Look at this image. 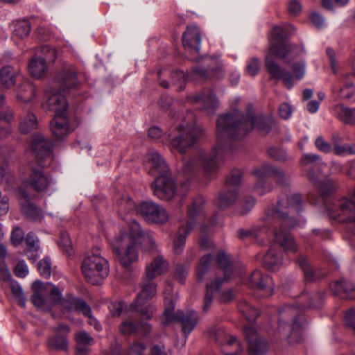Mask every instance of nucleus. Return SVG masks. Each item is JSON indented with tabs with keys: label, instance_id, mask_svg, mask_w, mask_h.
I'll return each instance as SVG.
<instances>
[{
	"label": "nucleus",
	"instance_id": "17",
	"mask_svg": "<svg viewBox=\"0 0 355 355\" xmlns=\"http://www.w3.org/2000/svg\"><path fill=\"white\" fill-rule=\"evenodd\" d=\"M215 338L225 355H239L243 352L241 343L224 329L220 328L216 331Z\"/></svg>",
	"mask_w": 355,
	"mask_h": 355
},
{
	"label": "nucleus",
	"instance_id": "55",
	"mask_svg": "<svg viewBox=\"0 0 355 355\" xmlns=\"http://www.w3.org/2000/svg\"><path fill=\"white\" fill-rule=\"evenodd\" d=\"M59 246L68 257L73 254L72 243L67 232H62L59 241Z\"/></svg>",
	"mask_w": 355,
	"mask_h": 355
},
{
	"label": "nucleus",
	"instance_id": "31",
	"mask_svg": "<svg viewBox=\"0 0 355 355\" xmlns=\"http://www.w3.org/2000/svg\"><path fill=\"white\" fill-rule=\"evenodd\" d=\"M64 311H80L85 315H90V306L87 302L80 299L72 296L62 300L60 303Z\"/></svg>",
	"mask_w": 355,
	"mask_h": 355
},
{
	"label": "nucleus",
	"instance_id": "35",
	"mask_svg": "<svg viewBox=\"0 0 355 355\" xmlns=\"http://www.w3.org/2000/svg\"><path fill=\"white\" fill-rule=\"evenodd\" d=\"M25 255H26L29 261L35 262L39 257L40 249L38 237L33 232L28 233L25 237Z\"/></svg>",
	"mask_w": 355,
	"mask_h": 355
},
{
	"label": "nucleus",
	"instance_id": "46",
	"mask_svg": "<svg viewBox=\"0 0 355 355\" xmlns=\"http://www.w3.org/2000/svg\"><path fill=\"white\" fill-rule=\"evenodd\" d=\"M145 303L141 302L138 304L134 302L130 305V309L135 315L139 313L144 319L150 320L155 311V307L151 304L144 306Z\"/></svg>",
	"mask_w": 355,
	"mask_h": 355
},
{
	"label": "nucleus",
	"instance_id": "47",
	"mask_svg": "<svg viewBox=\"0 0 355 355\" xmlns=\"http://www.w3.org/2000/svg\"><path fill=\"white\" fill-rule=\"evenodd\" d=\"M335 114L345 123H355V109H349L342 104L334 107Z\"/></svg>",
	"mask_w": 355,
	"mask_h": 355
},
{
	"label": "nucleus",
	"instance_id": "49",
	"mask_svg": "<svg viewBox=\"0 0 355 355\" xmlns=\"http://www.w3.org/2000/svg\"><path fill=\"white\" fill-rule=\"evenodd\" d=\"M37 128V121L34 114L28 112L21 118L19 125V131L22 134H28Z\"/></svg>",
	"mask_w": 355,
	"mask_h": 355
},
{
	"label": "nucleus",
	"instance_id": "63",
	"mask_svg": "<svg viewBox=\"0 0 355 355\" xmlns=\"http://www.w3.org/2000/svg\"><path fill=\"white\" fill-rule=\"evenodd\" d=\"M315 145L320 151L324 153H329L332 150L331 144L326 141L321 136L316 138Z\"/></svg>",
	"mask_w": 355,
	"mask_h": 355
},
{
	"label": "nucleus",
	"instance_id": "51",
	"mask_svg": "<svg viewBox=\"0 0 355 355\" xmlns=\"http://www.w3.org/2000/svg\"><path fill=\"white\" fill-rule=\"evenodd\" d=\"M212 260L213 256L209 254L201 258L196 268V276L199 282H202L209 271Z\"/></svg>",
	"mask_w": 355,
	"mask_h": 355
},
{
	"label": "nucleus",
	"instance_id": "30",
	"mask_svg": "<svg viewBox=\"0 0 355 355\" xmlns=\"http://www.w3.org/2000/svg\"><path fill=\"white\" fill-rule=\"evenodd\" d=\"M241 182V172L236 170L232 172L227 180L226 191L222 193L218 200H233L238 195L237 187Z\"/></svg>",
	"mask_w": 355,
	"mask_h": 355
},
{
	"label": "nucleus",
	"instance_id": "2",
	"mask_svg": "<svg viewBox=\"0 0 355 355\" xmlns=\"http://www.w3.org/2000/svg\"><path fill=\"white\" fill-rule=\"evenodd\" d=\"M324 297L323 292L311 295L303 293L299 295L296 304L285 305L279 311V332L281 336L291 344L299 343L304 320L301 311L306 308L320 307Z\"/></svg>",
	"mask_w": 355,
	"mask_h": 355
},
{
	"label": "nucleus",
	"instance_id": "21",
	"mask_svg": "<svg viewBox=\"0 0 355 355\" xmlns=\"http://www.w3.org/2000/svg\"><path fill=\"white\" fill-rule=\"evenodd\" d=\"M191 103L198 108L212 114L219 107L220 103L211 89H205L191 98Z\"/></svg>",
	"mask_w": 355,
	"mask_h": 355
},
{
	"label": "nucleus",
	"instance_id": "40",
	"mask_svg": "<svg viewBox=\"0 0 355 355\" xmlns=\"http://www.w3.org/2000/svg\"><path fill=\"white\" fill-rule=\"evenodd\" d=\"M31 26L29 21L23 19L14 21L12 24V39L19 42L27 37L31 32Z\"/></svg>",
	"mask_w": 355,
	"mask_h": 355
},
{
	"label": "nucleus",
	"instance_id": "64",
	"mask_svg": "<svg viewBox=\"0 0 355 355\" xmlns=\"http://www.w3.org/2000/svg\"><path fill=\"white\" fill-rule=\"evenodd\" d=\"M15 275L18 277H25L28 273V268L27 264L24 260L19 261L15 269H14Z\"/></svg>",
	"mask_w": 355,
	"mask_h": 355
},
{
	"label": "nucleus",
	"instance_id": "57",
	"mask_svg": "<svg viewBox=\"0 0 355 355\" xmlns=\"http://www.w3.org/2000/svg\"><path fill=\"white\" fill-rule=\"evenodd\" d=\"M40 275L44 278H49L51 274V261L49 257H44L37 263Z\"/></svg>",
	"mask_w": 355,
	"mask_h": 355
},
{
	"label": "nucleus",
	"instance_id": "43",
	"mask_svg": "<svg viewBox=\"0 0 355 355\" xmlns=\"http://www.w3.org/2000/svg\"><path fill=\"white\" fill-rule=\"evenodd\" d=\"M152 280L147 278L143 280L142 290L135 301L136 303L146 302V300L153 298L155 295L157 293L156 284Z\"/></svg>",
	"mask_w": 355,
	"mask_h": 355
},
{
	"label": "nucleus",
	"instance_id": "4",
	"mask_svg": "<svg viewBox=\"0 0 355 355\" xmlns=\"http://www.w3.org/2000/svg\"><path fill=\"white\" fill-rule=\"evenodd\" d=\"M203 130L196 125L193 113L189 112L175 130L166 135V137L169 143L170 150L183 155L203 135Z\"/></svg>",
	"mask_w": 355,
	"mask_h": 355
},
{
	"label": "nucleus",
	"instance_id": "19",
	"mask_svg": "<svg viewBox=\"0 0 355 355\" xmlns=\"http://www.w3.org/2000/svg\"><path fill=\"white\" fill-rule=\"evenodd\" d=\"M244 331L248 341L249 355H264L268 349V343L257 335L254 325H246Z\"/></svg>",
	"mask_w": 355,
	"mask_h": 355
},
{
	"label": "nucleus",
	"instance_id": "39",
	"mask_svg": "<svg viewBox=\"0 0 355 355\" xmlns=\"http://www.w3.org/2000/svg\"><path fill=\"white\" fill-rule=\"evenodd\" d=\"M309 178L310 181L318 187V191L323 198L331 197L337 191L338 185L336 182L332 180L328 179L320 183L315 175L311 173L309 175Z\"/></svg>",
	"mask_w": 355,
	"mask_h": 355
},
{
	"label": "nucleus",
	"instance_id": "8",
	"mask_svg": "<svg viewBox=\"0 0 355 355\" xmlns=\"http://www.w3.org/2000/svg\"><path fill=\"white\" fill-rule=\"evenodd\" d=\"M295 27L291 24L273 28L270 37V53L281 59L286 58L291 52L293 45L286 40L289 35L295 32Z\"/></svg>",
	"mask_w": 355,
	"mask_h": 355
},
{
	"label": "nucleus",
	"instance_id": "59",
	"mask_svg": "<svg viewBox=\"0 0 355 355\" xmlns=\"http://www.w3.org/2000/svg\"><path fill=\"white\" fill-rule=\"evenodd\" d=\"M12 177L10 171L8 163L3 160L0 163V183L8 182Z\"/></svg>",
	"mask_w": 355,
	"mask_h": 355
},
{
	"label": "nucleus",
	"instance_id": "10",
	"mask_svg": "<svg viewBox=\"0 0 355 355\" xmlns=\"http://www.w3.org/2000/svg\"><path fill=\"white\" fill-rule=\"evenodd\" d=\"M253 174L258 179L254 191L259 196H262L270 191L272 189L270 186L266 185V183L264 180L266 178L274 177L275 178L277 183L279 184H285L289 180L288 176H287L284 171L268 164H263L260 167L254 169Z\"/></svg>",
	"mask_w": 355,
	"mask_h": 355
},
{
	"label": "nucleus",
	"instance_id": "24",
	"mask_svg": "<svg viewBox=\"0 0 355 355\" xmlns=\"http://www.w3.org/2000/svg\"><path fill=\"white\" fill-rule=\"evenodd\" d=\"M48 109L55 112V115L64 114L68 107L66 97L55 89L46 91Z\"/></svg>",
	"mask_w": 355,
	"mask_h": 355
},
{
	"label": "nucleus",
	"instance_id": "28",
	"mask_svg": "<svg viewBox=\"0 0 355 355\" xmlns=\"http://www.w3.org/2000/svg\"><path fill=\"white\" fill-rule=\"evenodd\" d=\"M50 127L52 134L58 139L65 137L73 131L66 114L55 115Z\"/></svg>",
	"mask_w": 355,
	"mask_h": 355
},
{
	"label": "nucleus",
	"instance_id": "60",
	"mask_svg": "<svg viewBox=\"0 0 355 355\" xmlns=\"http://www.w3.org/2000/svg\"><path fill=\"white\" fill-rule=\"evenodd\" d=\"M292 69L293 72L292 76L294 77L295 84V80H300L304 78L305 74V64L303 62L295 63L293 64Z\"/></svg>",
	"mask_w": 355,
	"mask_h": 355
},
{
	"label": "nucleus",
	"instance_id": "11",
	"mask_svg": "<svg viewBox=\"0 0 355 355\" xmlns=\"http://www.w3.org/2000/svg\"><path fill=\"white\" fill-rule=\"evenodd\" d=\"M329 216L355 227V201H322Z\"/></svg>",
	"mask_w": 355,
	"mask_h": 355
},
{
	"label": "nucleus",
	"instance_id": "20",
	"mask_svg": "<svg viewBox=\"0 0 355 355\" xmlns=\"http://www.w3.org/2000/svg\"><path fill=\"white\" fill-rule=\"evenodd\" d=\"M266 67L270 76V79L282 80L283 84L288 89L294 86V77L292 73L282 67L270 56L266 58Z\"/></svg>",
	"mask_w": 355,
	"mask_h": 355
},
{
	"label": "nucleus",
	"instance_id": "23",
	"mask_svg": "<svg viewBox=\"0 0 355 355\" xmlns=\"http://www.w3.org/2000/svg\"><path fill=\"white\" fill-rule=\"evenodd\" d=\"M291 218H288L282 225L280 230L276 231L274 233L275 241L278 243L285 251L288 252H296L297 250V246L293 236L288 232L287 230L284 229L285 225H293L291 222Z\"/></svg>",
	"mask_w": 355,
	"mask_h": 355
},
{
	"label": "nucleus",
	"instance_id": "44",
	"mask_svg": "<svg viewBox=\"0 0 355 355\" xmlns=\"http://www.w3.org/2000/svg\"><path fill=\"white\" fill-rule=\"evenodd\" d=\"M238 309L249 322H254L259 315V311L245 300L239 302Z\"/></svg>",
	"mask_w": 355,
	"mask_h": 355
},
{
	"label": "nucleus",
	"instance_id": "22",
	"mask_svg": "<svg viewBox=\"0 0 355 355\" xmlns=\"http://www.w3.org/2000/svg\"><path fill=\"white\" fill-rule=\"evenodd\" d=\"M202 34L199 28L196 25L187 27L182 35V44L187 51L198 53L201 46Z\"/></svg>",
	"mask_w": 355,
	"mask_h": 355
},
{
	"label": "nucleus",
	"instance_id": "27",
	"mask_svg": "<svg viewBox=\"0 0 355 355\" xmlns=\"http://www.w3.org/2000/svg\"><path fill=\"white\" fill-rule=\"evenodd\" d=\"M54 331L58 334L49 338V347L55 350L66 351L68 347L66 334L70 331L69 327L64 324H60Z\"/></svg>",
	"mask_w": 355,
	"mask_h": 355
},
{
	"label": "nucleus",
	"instance_id": "13",
	"mask_svg": "<svg viewBox=\"0 0 355 355\" xmlns=\"http://www.w3.org/2000/svg\"><path fill=\"white\" fill-rule=\"evenodd\" d=\"M42 52L46 53V57L35 56L28 64L30 74L35 78L43 77L48 69V63L53 62L56 58V51L49 46H42Z\"/></svg>",
	"mask_w": 355,
	"mask_h": 355
},
{
	"label": "nucleus",
	"instance_id": "37",
	"mask_svg": "<svg viewBox=\"0 0 355 355\" xmlns=\"http://www.w3.org/2000/svg\"><path fill=\"white\" fill-rule=\"evenodd\" d=\"M194 226V222L189 221L180 227L178 236L173 242V251L176 254H181L184 248L187 237Z\"/></svg>",
	"mask_w": 355,
	"mask_h": 355
},
{
	"label": "nucleus",
	"instance_id": "42",
	"mask_svg": "<svg viewBox=\"0 0 355 355\" xmlns=\"http://www.w3.org/2000/svg\"><path fill=\"white\" fill-rule=\"evenodd\" d=\"M330 291L337 296L342 298L352 299V283L347 282L345 279L333 282L329 284Z\"/></svg>",
	"mask_w": 355,
	"mask_h": 355
},
{
	"label": "nucleus",
	"instance_id": "6",
	"mask_svg": "<svg viewBox=\"0 0 355 355\" xmlns=\"http://www.w3.org/2000/svg\"><path fill=\"white\" fill-rule=\"evenodd\" d=\"M82 272L88 282L94 285L102 284L109 274L108 261L103 258L98 248L93 249L82 263Z\"/></svg>",
	"mask_w": 355,
	"mask_h": 355
},
{
	"label": "nucleus",
	"instance_id": "48",
	"mask_svg": "<svg viewBox=\"0 0 355 355\" xmlns=\"http://www.w3.org/2000/svg\"><path fill=\"white\" fill-rule=\"evenodd\" d=\"M297 263L303 270L306 282H313L320 278L319 271L313 270L304 257H300L297 260Z\"/></svg>",
	"mask_w": 355,
	"mask_h": 355
},
{
	"label": "nucleus",
	"instance_id": "12",
	"mask_svg": "<svg viewBox=\"0 0 355 355\" xmlns=\"http://www.w3.org/2000/svg\"><path fill=\"white\" fill-rule=\"evenodd\" d=\"M42 166L29 163L26 167L23 182L37 192L44 191L51 183V178L45 174Z\"/></svg>",
	"mask_w": 355,
	"mask_h": 355
},
{
	"label": "nucleus",
	"instance_id": "18",
	"mask_svg": "<svg viewBox=\"0 0 355 355\" xmlns=\"http://www.w3.org/2000/svg\"><path fill=\"white\" fill-rule=\"evenodd\" d=\"M62 93L76 89L79 87V80L77 76V69L74 64L64 63L61 72L58 76Z\"/></svg>",
	"mask_w": 355,
	"mask_h": 355
},
{
	"label": "nucleus",
	"instance_id": "7",
	"mask_svg": "<svg viewBox=\"0 0 355 355\" xmlns=\"http://www.w3.org/2000/svg\"><path fill=\"white\" fill-rule=\"evenodd\" d=\"M217 263L218 266L223 270L225 277L223 279L219 278L216 279L215 282H211L207 285V293L205 298L203 310L207 311L211 306L214 295L219 292V288L223 282L229 281L232 276L237 274L235 271V267L231 261L229 256L224 252H221L218 254Z\"/></svg>",
	"mask_w": 355,
	"mask_h": 355
},
{
	"label": "nucleus",
	"instance_id": "1",
	"mask_svg": "<svg viewBox=\"0 0 355 355\" xmlns=\"http://www.w3.org/2000/svg\"><path fill=\"white\" fill-rule=\"evenodd\" d=\"M273 123L274 120L270 116H254L251 113L243 115L237 110L220 115L216 121V144L212 155L200 152L196 157L184 163L183 172L187 173L198 166H202L206 173L215 171L218 166L217 159L228 150V139H241L253 128L257 129L261 134H267Z\"/></svg>",
	"mask_w": 355,
	"mask_h": 355
},
{
	"label": "nucleus",
	"instance_id": "56",
	"mask_svg": "<svg viewBox=\"0 0 355 355\" xmlns=\"http://www.w3.org/2000/svg\"><path fill=\"white\" fill-rule=\"evenodd\" d=\"M31 300L38 308L50 307L49 300L44 296L42 290L35 292L31 297Z\"/></svg>",
	"mask_w": 355,
	"mask_h": 355
},
{
	"label": "nucleus",
	"instance_id": "14",
	"mask_svg": "<svg viewBox=\"0 0 355 355\" xmlns=\"http://www.w3.org/2000/svg\"><path fill=\"white\" fill-rule=\"evenodd\" d=\"M137 211L148 223H151L164 224L169 218L166 210L153 201H142Z\"/></svg>",
	"mask_w": 355,
	"mask_h": 355
},
{
	"label": "nucleus",
	"instance_id": "33",
	"mask_svg": "<svg viewBox=\"0 0 355 355\" xmlns=\"http://www.w3.org/2000/svg\"><path fill=\"white\" fill-rule=\"evenodd\" d=\"M17 98L24 102L31 101L36 96V88L33 84L24 77L16 87Z\"/></svg>",
	"mask_w": 355,
	"mask_h": 355
},
{
	"label": "nucleus",
	"instance_id": "5",
	"mask_svg": "<svg viewBox=\"0 0 355 355\" xmlns=\"http://www.w3.org/2000/svg\"><path fill=\"white\" fill-rule=\"evenodd\" d=\"M174 300L173 297H165V309L160 318L161 324L166 327L173 322L180 323L182 331L187 338L198 322V314L193 310L186 312L178 311L175 313Z\"/></svg>",
	"mask_w": 355,
	"mask_h": 355
},
{
	"label": "nucleus",
	"instance_id": "25",
	"mask_svg": "<svg viewBox=\"0 0 355 355\" xmlns=\"http://www.w3.org/2000/svg\"><path fill=\"white\" fill-rule=\"evenodd\" d=\"M24 76L19 70L10 65H7L0 70V80L3 88L9 89L17 86L23 80Z\"/></svg>",
	"mask_w": 355,
	"mask_h": 355
},
{
	"label": "nucleus",
	"instance_id": "3",
	"mask_svg": "<svg viewBox=\"0 0 355 355\" xmlns=\"http://www.w3.org/2000/svg\"><path fill=\"white\" fill-rule=\"evenodd\" d=\"M148 163L150 164V173L153 175L159 174L151 185L155 196L158 198L164 197L169 199L175 196H183L189 189L187 182H184L178 187H175L174 183L168 175L169 168L165 160L157 152H151L147 155Z\"/></svg>",
	"mask_w": 355,
	"mask_h": 355
},
{
	"label": "nucleus",
	"instance_id": "61",
	"mask_svg": "<svg viewBox=\"0 0 355 355\" xmlns=\"http://www.w3.org/2000/svg\"><path fill=\"white\" fill-rule=\"evenodd\" d=\"M246 69L250 76H257L260 71L259 60L257 58L250 59L248 62Z\"/></svg>",
	"mask_w": 355,
	"mask_h": 355
},
{
	"label": "nucleus",
	"instance_id": "15",
	"mask_svg": "<svg viewBox=\"0 0 355 355\" xmlns=\"http://www.w3.org/2000/svg\"><path fill=\"white\" fill-rule=\"evenodd\" d=\"M248 286L259 292L261 297H268L272 295L275 284L272 278L259 270H254L250 276Z\"/></svg>",
	"mask_w": 355,
	"mask_h": 355
},
{
	"label": "nucleus",
	"instance_id": "62",
	"mask_svg": "<svg viewBox=\"0 0 355 355\" xmlns=\"http://www.w3.org/2000/svg\"><path fill=\"white\" fill-rule=\"evenodd\" d=\"M268 155L278 161H285L287 158V154L284 150L275 147H271L268 149Z\"/></svg>",
	"mask_w": 355,
	"mask_h": 355
},
{
	"label": "nucleus",
	"instance_id": "29",
	"mask_svg": "<svg viewBox=\"0 0 355 355\" xmlns=\"http://www.w3.org/2000/svg\"><path fill=\"white\" fill-rule=\"evenodd\" d=\"M217 206L222 209H228L234 214L243 216L252 209L254 201H218Z\"/></svg>",
	"mask_w": 355,
	"mask_h": 355
},
{
	"label": "nucleus",
	"instance_id": "50",
	"mask_svg": "<svg viewBox=\"0 0 355 355\" xmlns=\"http://www.w3.org/2000/svg\"><path fill=\"white\" fill-rule=\"evenodd\" d=\"M14 119V114L12 110H8L5 113H0V137H6L11 133L10 123Z\"/></svg>",
	"mask_w": 355,
	"mask_h": 355
},
{
	"label": "nucleus",
	"instance_id": "9",
	"mask_svg": "<svg viewBox=\"0 0 355 355\" xmlns=\"http://www.w3.org/2000/svg\"><path fill=\"white\" fill-rule=\"evenodd\" d=\"M139 243L124 241V238L115 236L112 248L119 261L128 270L134 269V264L139 261Z\"/></svg>",
	"mask_w": 355,
	"mask_h": 355
},
{
	"label": "nucleus",
	"instance_id": "34",
	"mask_svg": "<svg viewBox=\"0 0 355 355\" xmlns=\"http://www.w3.org/2000/svg\"><path fill=\"white\" fill-rule=\"evenodd\" d=\"M302 201H292V204H289V201H278L275 207H270L267 210L266 214L268 217L286 218L288 216V211L291 209L298 207Z\"/></svg>",
	"mask_w": 355,
	"mask_h": 355
},
{
	"label": "nucleus",
	"instance_id": "36",
	"mask_svg": "<svg viewBox=\"0 0 355 355\" xmlns=\"http://www.w3.org/2000/svg\"><path fill=\"white\" fill-rule=\"evenodd\" d=\"M168 268V262L162 256L157 255L150 264L146 266V278L153 279L165 272Z\"/></svg>",
	"mask_w": 355,
	"mask_h": 355
},
{
	"label": "nucleus",
	"instance_id": "32",
	"mask_svg": "<svg viewBox=\"0 0 355 355\" xmlns=\"http://www.w3.org/2000/svg\"><path fill=\"white\" fill-rule=\"evenodd\" d=\"M147 232H144L141 225L135 220H131L128 225V230H121L116 236H121L124 238V241H132L139 243L140 239Z\"/></svg>",
	"mask_w": 355,
	"mask_h": 355
},
{
	"label": "nucleus",
	"instance_id": "54",
	"mask_svg": "<svg viewBox=\"0 0 355 355\" xmlns=\"http://www.w3.org/2000/svg\"><path fill=\"white\" fill-rule=\"evenodd\" d=\"M202 205V201H193L188 209V214L191 220H193L196 218L198 220H202L205 218Z\"/></svg>",
	"mask_w": 355,
	"mask_h": 355
},
{
	"label": "nucleus",
	"instance_id": "52",
	"mask_svg": "<svg viewBox=\"0 0 355 355\" xmlns=\"http://www.w3.org/2000/svg\"><path fill=\"white\" fill-rule=\"evenodd\" d=\"M139 246L146 252H155L158 248L153 236L147 232L139 241Z\"/></svg>",
	"mask_w": 355,
	"mask_h": 355
},
{
	"label": "nucleus",
	"instance_id": "38",
	"mask_svg": "<svg viewBox=\"0 0 355 355\" xmlns=\"http://www.w3.org/2000/svg\"><path fill=\"white\" fill-rule=\"evenodd\" d=\"M282 256V252L270 248L263 257V263L264 266L270 271L279 270L283 264Z\"/></svg>",
	"mask_w": 355,
	"mask_h": 355
},
{
	"label": "nucleus",
	"instance_id": "53",
	"mask_svg": "<svg viewBox=\"0 0 355 355\" xmlns=\"http://www.w3.org/2000/svg\"><path fill=\"white\" fill-rule=\"evenodd\" d=\"M197 75L205 79L214 77L216 78H220L223 73V69L220 66L217 67L216 69H205L204 68L198 67L195 69Z\"/></svg>",
	"mask_w": 355,
	"mask_h": 355
},
{
	"label": "nucleus",
	"instance_id": "26",
	"mask_svg": "<svg viewBox=\"0 0 355 355\" xmlns=\"http://www.w3.org/2000/svg\"><path fill=\"white\" fill-rule=\"evenodd\" d=\"M135 315L133 312L127 317L120 326V331L121 334L125 335L132 334L137 331H140L143 334H148L151 329V325L147 322L140 321L137 324L134 323L133 320L135 318Z\"/></svg>",
	"mask_w": 355,
	"mask_h": 355
},
{
	"label": "nucleus",
	"instance_id": "41",
	"mask_svg": "<svg viewBox=\"0 0 355 355\" xmlns=\"http://www.w3.org/2000/svg\"><path fill=\"white\" fill-rule=\"evenodd\" d=\"M21 214L28 220L40 221L43 218V212L34 201H23L21 205Z\"/></svg>",
	"mask_w": 355,
	"mask_h": 355
},
{
	"label": "nucleus",
	"instance_id": "58",
	"mask_svg": "<svg viewBox=\"0 0 355 355\" xmlns=\"http://www.w3.org/2000/svg\"><path fill=\"white\" fill-rule=\"evenodd\" d=\"M11 242L15 246H18L22 243L24 238V233L19 227H15L11 232Z\"/></svg>",
	"mask_w": 355,
	"mask_h": 355
},
{
	"label": "nucleus",
	"instance_id": "45",
	"mask_svg": "<svg viewBox=\"0 0 355 355\" xmlns=\"http://www.w3.org/2000/svg\"><path fill=\"white\" fill-rule=\"evenodd\" d=\"M355 79V71L352 73H347L344 75L342 83L344 84L343 87L339 89L338 96L340 98H350L354 92L353 83Z\"/></svg>",
	"mask_w": 355,
	"mask_h": 355
},
{
	"label": "nucleus",
	"instance_id": "16",
	"mask_svg": "<svg viewBox=\"0 0 355 355\" xmlns=\"http://www.w3.org/2000/svg\"><path fill=\"white\" fill-rule=\"evenodd\" d=\"M30 148L35 155L38 164L44 166L43 159L51 158L53 144L41 134H37L32 137Z\"/></svg>",
	"mask_w": 355,
	"mask_h": 355
}]
</instances>
